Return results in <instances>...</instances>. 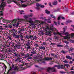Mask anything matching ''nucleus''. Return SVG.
I'll list each match as a JSON object with an SVG mask.
<instances>
[{"label":"nucleus","instance_id":"1","mask_svg":"<svg viewBox=\"0 0 74 74\" xmlns=\"http://www.w3.org/2000/svg\"><path fill=\"white\" fill-rule=\"evenodd\" d=\"M67 27H64L63 28V31H61L60 32L61 33H60V32H58V30H57V29H56V35H57L58 34V35H59L60 36H62V34H64L65 35V36H68V37H69V36H70V35L69 34V33L66 32H66V30L67 29Z\"/></svg>","mask_w":74,"mask_h":74},{"label":"nucleus","instance_id":"2","mask_svg":"<svg viewBox=\"0 0 74 74\" xmlns=\"http://www.w3.org/2000/svg\"><path fill=\"white\" fill-rule=\"evenodd\" d=\"M5 6V1L2 2L1 4L0 5V14L1 16L3 15V11H4V7Z\"/></svg>","mask_w":74,"mask_h":74},{"label":"nucleus","instance_id":"3","mask_svg":"<svg viewBox=\"0 0 74 74\" xmlns=\"http://www.w3.org/2000/svg\"><path fill=\"white\" fill-rule=\"evenodd\" d=\"M12 2H13V3H15V4H16L18 5L19 7H20L25 8V7H26L27 6V5H25L24 4H22L21 3H20V4H19V2L16 1H12Z\"/></svg>","mask_w":74,"mask_h":74},{"label":"nucleus","instance_id":"4","mask_svg":"<svg viewBox=\"0 0 74 74\" xmlns=\"http://www.w3.org/2000/svg\"><path fill=\"white\" fill-rule=\"evenodd\" d=\"M10 46V44H9V45H6L5 46V47L3 49V53H6L7 52L11 53V52H12V51L9 48H7V47H9Z\"/></svg>","mask_w":74,"mask_h":74},{"label":"nucleus","instance_id":"5","mask_svg":"<svg viewBox=\"0 0 74 74\" xmlns=\"http://www.w3.org/2000/svg\"><path fill=\"white\" fill-rule=\"evenodd\" d=\"M15 32H13V33L12 34L13 36V37H14V38H18L19 39V38H20V37H22V35H16V34Z\"/></svg>","mask_w":74,"mask_h":74},{"label":"nucleus","instance_id":"6","mask_svg":"<svg viewBox=\"0 0 74 74\" xmlns=\"http://www.w3.org/2000/svg\"><path fill=\"white\" fill-rule=\"evenodd\" d=\"M56 67V65H55V66L53 67L52 68H48L47 71V72L49 73V71H51L52 72H55V68Z\"/></svg>","mask_w":74,"mask_h":74},{"label":"nucleus","instance_id":"7","mask_svg":"<svg viewBox=\"0 0 74 74\" xmlns=\"http://www.w3.org/2000/svg\"><path fill=\"white\" fill-rule=\"evenodd\" d=\"M56 67H57L58 69H66V66H63V65H56Z\"/></svg>","mask_w":74,"mask_h":74},{"label":"nucleus","instance_id":"8","mask_svg":"<svg viewBox=\"0 0 74 74\" xmlns=\"http://www.w3.org/2000/svg\"><path fill=\"white\" fill-rule=\"evenodd\" d=\"M26 42L27 43L26 44V45H27V46H30V45H32L33 42L32 41L27 40Z\"/></svg>","mask_w":74,"mask_h":74},{"label":"nucleus","instance_id":"9","mask_svg":"<svg viewBox=\"0 0 74 74\" xmlns=\"http://www.w3.org/2000/svg\"><path fill=\"white\" fill-rule=\"evenodd\" d=\"M2 21L3 23H8L11 22V21L7 20L6 19H3Z\"/></svg>","mask_w":74,"mask_h":74},{"label":"nucleus","instance_id":"10","mask_svg":"<svg viewBox=\"0 0 74 74\" xmlns=\"http://www.w3.org/2000/svg\"><path fill=\"white\" fill-rule=\"evenodd\" d=\"M31 53L32 54H36V50L33 48L32 49L30 50Z\"/></svg>","mask_w":74,"mask_h":74},{"label":"nucleus","instance_id":"11","mask_svg":"<svg viewBox=\"0 0 74 74\" xmlns=\"http://www.w3.org/2000/svg\"><path fill=\"white\" fill-rule=\"evenodd\" d=\"M29 23L31 25H34L33 21H32V18H29Z\"/></svg>","mask_w":74,"mask_h":74},{"label":"nucleus","instance_id":"12","mask_svg":"<svg viewBox=\"0 0 74 74\" xmlns=\"http://www.w3.org/2000/svg\"><path fill=\"white\" fill-rule=\"evenodd\" d=\"M52 58L49 57V58L48 57H45L44 58V60H52Z\"/></svg>","mask_w":74,"mask_h":74},{"label":"nucleus","instance_id":"13","mask_svg":"<svg viewBox=\"0 0 74 74\" xmlns=\"http://www.w3.org/2000/svg\"><path fill=\"white\" fill-rule=\"evenodd\" d=\"M45 34L47 36H51V32H50V31L49 30L48 31H47Z\"/></svg>","mask_w":74,"mask_h":74},{"label":"nucleus","instance_id":"14","mask_svg":"<svg viewBox=\"0 0 74 74\" xmlns=\"http://www.w3.org/2000/svg\"><path fill=\"white\" fill-rule=\"evenodd\" d=\"M6 46V45H3V44L1 43V42H0V47H1V49H3L4 48H5V46Z\"/></svg>","mask_w":74,"mask_h":74},{"label":"nucleus","instance_id":"15","mask_svg":"<svg viewBox=\"0 0 74 74\" xmlns=\"http://www.w3.org/2000/svg\"><path fill=\"white\" fill-rule=\"evenodd\" d=\"M22 27L23 28H18V33H21V32H22L24 31V29H25V28L23 27Z\"/></svg>","mask_w":74,"mask_h":74},{"label":"nucleus","instance_id":"16","mask_svg":"<svg viewBox=\"0 0 74 74\" xmlns=\"http://www.w3.org/2000/svg\"><path fill=\"white\" fill-rule=\"evenodd\" d=\"M19 23L18 22L17 23H15L13 24V26H14V27H16V26H18V25H19Z\"/></svg>","mask_w":74,"mask_h":74},{"label":"nucleus","instance_id":"17","mask_svg":"<svg viewBox=\"0 0 74 74\" xmlns=\"http://www.w3.org/2000/svg\"><path fill=\"white\" fill-rule=\"evenodd\" d=\"M50 30H52L53 31V29H54V27H53V25H50Z\"/></svg>","mask_w":74,"mask_h":74},{"label":"nucleus","instance_id":"18","mask_svg":"<svg viewBox=\"0 0 74 74\" xmlns=\"http://www.w3.org/2000/svg\"><path fill=\"white\" fill-rule=\"evenodd\" d=\"M63 37L64 40H67V39H69L70 38V37H69V36H64Z\"/></svg>","mask_w":74,"mask_h":74},{"label":"nucleus","instance_id":"19","mask_svg":"<svg viewBox=\"0 0 74 74\" xmlns=\"http://www.w3.org/2000/svg\"><path fill=\"white\" fill-rule=\"evenodd\" d=\"M25 48L27 50V51H28V49L30 48V46L26 45Z\"/></svg>","mask_w":74,"mask_h":74},{"label":"nucleus","instance_id":"20","mask_svg":"<svg viewBox=\"0 0 74 74\" xmlns=\"http://www.w3.org/2000/svg\"><path fill=\"white\" fill-rule=\"evenodd\" d=\"M66 58H67V59H69V60H70L71 59H72V57H70V56H66Z\"/></svg>","mask_w":74,"mask_h":74},{"label":"nucleus","instance_id":"21","mask_svg":"<svg viewBox=\"0 0 74 74\" xmlns=\"http://www.w3.org/2000/svg\"><path fill=\"white\" fill-rule=\"evenodd\" d=\"M45 13L47 14H50V11H48L47 9H46L45 10Z\"/></svg>","mask_w":74,"mask_h":74},{"label":"nucleus","instance_id":"22","mask_svg":"<svg viewBox=\"0 0 74 74\" xmlns=\"http://www.w3.org/2000/svg\"><path fill=\"white\" fill-rule=\"evenodd\" d=\"M71 36V38H74V33H72L71 34L69 35V36Z\"/></svg>","mask_w":74,"mask_h":74},{"label":"nucleus","instance_id":"23","mask_svg":"<svg viewBox=\"0 0 74 74\" xmlns=\"http://www.w3.org/2000/svg\"><path fill=\"white\" fill-rule=\"evenodd\" d=\"M74 48H70L69 51V52H73V51H74Z\"/></svg>","mask_w":74,"mask_h":74},{"label":"nucleus","instance_id":"24","mask_svg":"<svg viewBox=\"0 0 74 74\" xmlns=\"http://www.w3.org/2000/svg\"><path fill=\"white\" fill-rule=\"evenodd\" d=\"M14 70L15 71H18V69L17 68V67L16 66H15L14 68Z\"/></svg>","mask_w":74,"mask_h":74},{"label":"nucleus","instance_id":"25","mask_svg":"<svg viewBox=\"0 0 74 74\" xmlns=\"http://www.w3.org/2000/svg\"><path fill=\"white\" fill-rule=\"evenodd\" d=\"M4 49V48L1 49V47H0V51L3 53Z\"/></svg>","mask_w":74,"mask_h":74},{"label":"nucleus","instance_id":"26","mask_svg":"<svg viewBox=\"0 0 74 74\" xmlns=\"http://www.w3.org/2000/svg\"><path fill=\"white\" fill-rule=\"evenodd\" d=\"M19 60V58H18L16 59L15 60V62L16 63H18V61Z\"/></svg>","mask_w":74,"mask_h":74},{"label":"nucleus","instance_id":"27","mask_svg":"<svg viewBox=\"0 0 74 74\" xmlns=\"http://www.w3.org/2000/svg\"><path fill=\"white\" fill-rule=\"evenodd\" d=\"M17 21V19H14L12 21V23H16V22Z\"/></svg>","mask_w":74,"mask_h":74},{"label":"nucleus","instance_id":"28","mask_svg":"<svg viewBox=\"0 0 74 74\" xmlns=\"http://www.w3.org/2000/svg\"><path fill=\"white\" fill-rule=\"evenodd\" d=\"M12 27V25L10 24L8 25V28H11Z\"/></svg>","mask_w":74,"mask_h":74},{"label":"nucleus","instance_id":"29","mask_svg":"<svg viewBox=\"0 0 74 74\" xmlns=\"http://www.w3.org/2000/svg\"><path fill=\"white\" fill-rule=\"evenodd\" d=\"M16 30L14 28H13V29H11V31L12 32H16Z\"/></svg>","mask_w":74,"mask_h":74},{"label":"nucleus","instance_id":"30","mask_svg":"<svg viewBox=\"0 0 74 74\" xmlns=\"http://www.w3.org/2000/svg\"><path fill=\"white\" fill-rule=\"evenodd\" d=\"M50 16L51 18H54V19H55V16H53V14H50Z\"/></svg>","mask_w":74,"mask_h":74},{"label":"nucleus","instance_id":"31","mask_svg":"<svg viewBox=\"0 0 74 74\" xmlns=\"http://www.w3.org/2000/svg\"><path fill=\"white\" fill-rule=\"evenodd\" d=\"M3 25H4L3 27H6V28H8V25L7 24L5 25V24H3Z\"/></svg>","mask_w":74,"mask_h":74},{"label":"nucleus","instance_id":"32","mask_svg":"<svg viewBox=\"0 0 74 74\" xmlns=\"http://www.w3.org/2000/svg\"><path fill=\"white\" fill-rule=\"evenodd\" d=\"M52 4L53 5H56V1H55L53 2Z\"/></svg>","mask_w":74,"mask_h":74},{"label":"nucleus","instance_id":"33","mask_svg":"<svg viewBox=\"0 0 74 74\" xmlns=\"http://www.w3.org/2000/svg\"><path fill=\"white\" fill-rule=\"evenodd\" d=\"M66 22L67 23H70V22H72V21L70 20H69Z\"/></svg>","mask_w":74,"mask_h":74},{"label":"nucleus","instance_id":"34","mask_svg":"<svg viewBox=\"0 0 74 74\" xmlns=\"http://www.w3.org/2000/svg\"><path fill=\"white\" fill-rule=\"evenodd\" d=\"M57 47H63V46L62 45H57Z\"/></svg>","mask_w":74,"mask_h":74},{"label":"nucleus","instance_id":"35","mask_svg":"<svg viewBox=\"0 0 74 74\" xmlns=\"http://www.w3.org/2000/svg\"><path fill=\"white\" fill-rule=\"evenodd\" d=\"M28 67H31L32 66V64H30V63H29L28 64Z\"/></svg>","mask_w":74,"mask_h":74},{"label":"nucleus","instance_id":"36","mask_svg":"<svg viewBox=\"0 0 74 74\" xmlns=\"http://www.w3.org/2000/svg\"><path fill=\"white\" fill-rule=\"evenodd\" d=\"M40 49H43V50H45V47H40Z\"/></svg>","mask_w":74,"mask_h":74},{"label":"nucleus","instance_id":"37","mask_svg":"<svg viewBox=\"0 0 74 74\" xmlns=\"http://www.w3.org/2000/svg\"><path fill=\"white\" fill-rule=\"evenodd\" d=\"M59 11H60V8H57L56 10V12H59Z\"/></svg>","mask_w":74,"mask_h":74},{"label":"nucleus","instance_id":"38","mask_svg":"<svg viewBox=\"0 0 74 74\" xmlns=\"http://www.w3.org/2000/svg\"><path fill=\"white\" fill-rule=\"evenodd\" d=\"M0 30H4L3 28V26H0Z\"/></svg>","mask_w":74,"mask_h":74},{"label":"nucleus","instance_id":"39","mask_svg":"<svg viewBox=\"0 0 74 74\" xmlns=\"http://www.w3.org/2000/svg\"><path fill=\"white\" fill-rule=\"evenodd\" d=\"M29 59H32V57L31 56H28Z\"/></svg>","mask_w":74,"mask_h":74},{"label":"nucleus","instance_id":"40","mask_svg":"<svg viewBox=\"0 0 74 74\" xmlns=\"http://www.w3.org/2000/svg\"><path fill=\"white\" fill-rule=\"evenodd\" d=\"M37 37L36 36H33V40H36V39H37Z\"/></svg>","mask_w":74,"mask_h":74},{"label":"nucleus","instance_id":"41","mask_svg":"<svg viewBox=\"0 0 74 74\" xmlns=\"http://www.w3.org/2000/svg\"><path fill=\"white\" fill-rule=\"evenodd\" d=\"M64 66H65L66 67H68V66H69V64H64Z\"/></svg>","mask_w":74,"mask_h":74},{"label":"nucleus","instance_id":"42","mask_svg":"<svg viewBox=\"0 0 74 74\" xmlns=\"http://www.w3.org/2000/svg\"><path fill=\"white\" fill-rule=\"evenodd\" d=\"M51 55L52 56H55V58H56V55H55V53H51Z\"/></svg>","mask_w":74,"mask_h":74},{"label":"nucleus","instance_id":"43","mask_svg":"<svg viewBox=\"0 0 74 74\" xmlns=\"http://www.w3.org/2000/svg\"><path fill=\"white\" fill-rule=\"evenodd\" d=\"M29 38H33V35H32V36L30 35H29Z\"/></svg>","mask_w":74,"mask_h":74},{"label":"nucleus","instance_id":"44","mask_svg":"<svg viewBox=\"0 0 74 74\" xmlns=\"http://www.w3.org/2000/svg\"><path fill=\"white\" fill-rule=\"evenodd\" d=\"M19 12H20V14H22V12H24V11L23 10H22L21 11L20 10Z\"/></svg>","mask_w":74,"mask_h":74},{"label":"nucleus","instance_id":"45","mask_svg":"<svg viewBox=\"0 0 74 74\" xmlns=\"http://www.w3.org/2000/svg\"><path fill=\"white\" fill-rule=\"evenodd\" d=\"M49 5L50 7H52V5H51V2L49 3Z\"/></svg>","mask_w":74,"mask_h":74},{"label":"nucleus","instance_id":"46","mask_svg":"<svg viewBox=\"0 0 74 74\" xmlns=\"http://www.w3.org/2000/svg\"><path fill=\"white\" fill-rule=\"evenodd\" d=\"M42 60L41 59H39L38 60H35V61L36 62H37V61H38V62H41Z\"/></svg>","mask_w":74,"mask_h":74},{"label":"nucleus","instance_id":"47","mask_svg":"<svg viewBox=\"0 0 74 74\" xmlns=\"http://www.w3.org/2000/svg\"><path fill=\"white\" fill-rule=\"evenodd\" d=\"M40 5H40L38 3H37L36 4V5L37 7H40Z\"/></svg>","mask_w":74,"mask_h":74},{"label":"nucleus","instance_id":"48","mask_svg":"<svg viewBox=\"0 0 74 74\" xmlns=\"http://www.w3.org/2000/svg\"><path fill=\"white\" fill-rule=\"evenodd\" d=\"M22 61V60L20 59V58H18V63H20Z\"/></svg>","mask_w":74,"mask_h":74},{"label":"nucleus","instance_id":"49","mask_svg":"<svg viewBox=\"0 0 74 74\" xmlns=\"http://www.w3.org/2000/svg\"><path fill=\"white\" fill-rule=\"evenodd\" d=\"M33 54H29L28 55V56H32V57H33Z\"/></svg>","mask_w":74,"mask_h":74},{"label":"nucleus","instance_id":"50","mask_svg":"<svg viewBox=\"0 0 74 74\" xmlns=\"http://www.w3.org/2000/svg\"><path fill=\"white\" fill-rule=\"evenodd\" d=\"M25 38H27V39H28L29 38V36L27 35L26 36Z\"/></svg>","mask_w":74,"mask_h":74},{"label":"nucleus","instance_id":"51","mask_svg":"<svg viewBox=\"0 0 74 74\" xmlns=\"http://www.w3.org/2000/svg\"><path fill=\"white\" fill-rule=\"evenodd\" d=\"M15 42H17V44H19V41H16L15 40Z\"/></svg>","mask_w":74,"mask_h":74},{"label":"nucleus","instance_id":"52","mask_svg":"<svg viewBox=\"0 0 74 74\" xmlns=\"http://www.w3.org/2000/svg\"><path fill=\"white\" fill-rule=\"evenodd\" d=\"M40 7H41V8H44V7H45V6H44V5H40Z\"/></svg>","mask_w":74,"mask_h":74},{"label":"nucleus","instance_id":"53","mask_svg":"<svg viewBox=\"0 0 74 74\" xmlns=\"http://www.w3.org/2000/svg\"><path fill=\"white\" fill-rule=\"evenodd\" d=\"M35 46L36 47H38V44L37 43H36L35 44Z\"/></svg>","mask_w":74,"mask_h":74},{"label":"nucleus","instance_id":"54","mask_svg":"<svg viewBox=\"0 0 74 74\" xmlns=\"http://www.w3.org/2000/svg\"><path fill=\"white\" fill-rule=\"evenodd\" d=\"M10 71H11V68L7 72V73H9Z\"/></svg>","mask_w":74,"mask_h":74},{"label":"nucleus","instance_id":"55","mask_svg":"<svg viewBox=\"0 0 74 74\" xmlns=\"http://www.w3.org/2000/svg\"><path fill=\"white\" fill-rule=\"evenodd\" d=\"M63 62H64V63H68V62L66 60L64 61Z\"/></svg>","mask_w":74,"mask_h":74},{"label":"nucleus","instance_id":"56","mask_svg":"<svg viewBox=\"0 0 74 74\" xmlns=\"http://www.w3.org/2000/svg\"><path fill=\"white\" fill-rule=\"evenodd\" d=\"M61 52L62 53H65V52L64 50H62L61 51Z\"/></svg>","mask_w":74,"mask_h":74},{"label":"nucleus","instance_id":"57","mask_svg":"<svg viewBox=\"0 0 74 74\" xmlns=\"http://www.w3.org/2000/svg\"><path fill=\"white\" fill-rule=\"evenodd\" d=\"M60 73H63V74H65L66 73V72H64V71H61L60 72Z\"/></svg>","mask_w":74,"mask_h":74},{"label":"nucleus","instance_id":"58","mask_svg":"<svg viewBox=\"0 0 74 74\" xmlns=\"http://www.w3.org/2000/svg\"><path fill=\"white\" fill-rule=\"evenodd\" d=\"M18 55V53H16L14 55V56H17Z\"/></svg>","mask_w":74,"mask_h":74},{"label":"nucleus","instance_id":"59","mask_svg":"<svg viewBox=\"0 0 74 74\" xmlns=\"http://www.w3.org/2000/svg\"><path fill=\"white\" fill-rule=\"evenodd\" d=\"M40 19H44V18L42 17H40Z\"/></svg>","mask_w":74,"mask_h":74},{"label":"nucleus","instance_id":"60","mask_svg":"<svg viewBox=\"0 0 74 74\" xmlns=\"http://www.w3.org/2000/svg\"><path fill=\"white\" fill-rule=\"evenodd\" d=\"M60 22L58 21V25H60Z\"/></svg>","mask_w":74,"mask_h":74},{"label":"nucleus","instance_id":"61","mask_svg":"<svg viewBox=\"0 0 74 74\" xmlns=\"http://www.w3.org/2000/svg\"><path fill=\"white\" fill-rule=\"evenodd\" d=\"M25 19H27V18H28V16H25Z\"/></svg>","mask_w":74,"mask_h":74},{"label":"nucleus","instance_id":"62","mask_svg":"<svg viewBox=\"0 0 74 74\" xmlns=\"http://www.w3.org/2000/svg\"><path fill=\"white\" fill-rule=\"evenodd\" d=\"M71 15H74V12H73L72 13H71Z\"/></svg>","mask_w":74,"mask_h":74},{"label":"nucleus","instance_id":"63","mask_svg":"<svg viewBox=\"0 0 74 74\" xmlns=\"http://www.w3.org/2000/svg\"><path fill=\"white\" fill-rule=\"evenodd\" d=\"M60 19V17L59 16L58 17V21Z\"/></svg>","mask_w":74,"mask_h":74},{"label":"nucleus","instance_id":"64","mask_svg":"<svg viewBox=\"0 0 74 74\" xmlns=\"http://www.w3.org/2000/svg\"><path fill=\"white\" fill-rule=\"evenodd\" d=\"M70 73L71 74H74V71H71Z\"/></svg>","mask_w":74,"mask_h":74}]
</instances>
